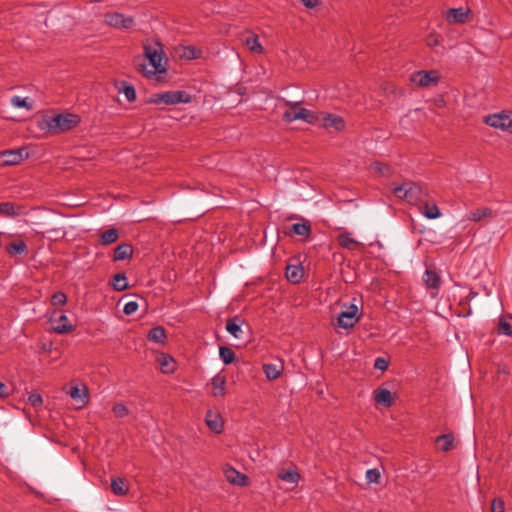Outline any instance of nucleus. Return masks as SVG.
<instances>
[{"label": "nucleus", "mask_w": 512, "mask_h": 512, "mask_svg": "<svg viewBox=\"0 0 512 512\" xmlns=\"http://www.w3.org/2000/svg\"><path fill=\"white\" fill-rule=\"evenodd\" d=\"M113 287L117 291H123L128 287V282L125 274L118 273L113 277Z\"/></svg>", "instance_id": "38"}, {"label": "nucleus", "mask_w": 512, "mask_h": 512, "mask_svg": "<svg viewBox=\"0 0 512 512\" xmlns=\"http://www.w3.org/2000/svg\"><path fill=\"white\" fill-rule=\"evenodd\" d=\"M361 314L355 304H344L337 317V326L344 329L353 328L360 320Z\"/></svg>", "instance_id": "5"}, {"label": "nucleus", "mask_w": 512, "mask_h": 512, "mask_svg": "<svg viewBox=\"0 0 512 512\" xmlns=\"http://www.w3.org/2000/svg\"><path fill=\"white\" fill-rule=\"evenodd\" d=\"M286 105L289 107L283 113V120L287 123L294 122L296 120H302L308 124H316L317 123V113L303 108L300 106L299 102H290L287 101Z\"/></svg>", "instance_id": "4"}, {"label": "nucleus", "mask_w": 512, "mask_h": 512, "mask_svg": "<svg viewBox=\"0 0 512 512\" xmlns=\"http://www.w3.org/2000/svg\"><path fill=\"white\" fill-rule=\"evenodd\" d=\"M380 478H381V474L378 469L374 468V469L367 470V472H366L367 483H369V484L379 483Z\"/></svg>", "instance_id": "44"}, {"label": "nucleus", "mask_w": 512, "mask_h": 512, "mask_svg": "<svg viewBox=\"0 0 512 512\" xmlns=\"http://www.w3.org/2000/svg\"><path fill=\"white\" fill-rule=\"evenodd\" d=\"M49 322L54 332L58 334L68 333L73 330V325L70 323L66 314L62 311H54L51 313Z\"/></svg>", "instance_id": "11"}, {"label": "nucleus", "mask_w": 512, "mask_h": 512, "mask_svg": "<svg viewBox=\"0 0 512 512\" xmlns=\"http://www.w3.org/2000/svg\"><path fill=\"white\" fill-rule=\"evenodd\" d=\"M79 122L76 114L47 111L37 117L35 125L42 135H58L75 128Z\"/></svg>", "instance_id": "1"}, {"label": "nucleus", "mask_w": 512, "mask_h": 512, "mask_svg": "<svg viewBox=\"0 0 512 512\" xmlns=\"http://www.w3.org/2000/svg\"><path fill=\"white\" fill-rule=\"evenodd\" d=\"M190 101L191 96L185 91H167L153 95L149 103L175 105L179 103H189Z\"/></svg>", "instance_id": "6"}, {"label": "nucleus", "mask_w": 512, "mask_h": 512, "mask_svg": "<svg viewBox=\"0 0 512 512\" xmlns=\"http://www.w3.org/2000/svg\"><path fill=\"white\" fill-rule=\"evenodd\" d=\"M301 2L307 8H314L319 4V0H301Z\"/></svg>", "instance_id": "51"}, {"label": "nucleus", "mask_w": 512, "mask_h": 512, "mask_svg": "<svg viewBox=\"0 0 512 512\" xmlns=\"http://www.w3.org/2000/svg\"><path fill=\"white\" fill-rule=\"evenodd\" d=\"M449 24H466L472 20V11L469 8H450L445 14Z\"/></svg>", "instance_id": "12"}, {"label": "nucleus", "mask_w": 512, "mask_h": 512, "mask_svg": "<svg viewBox=\"0 0 512 512\" xmlns=\"http://www.w3.org/2000/svg\"><path fill=\"white\" fill-rule=\"evenodd\" d=\"M438 449L443 452H448L454 447V437L452 434H443L436 438L435 440Z\"/></svg>", "instance_id": "31"}, {"label": "nucleus", "mask_w": 512, "mask_h": 512, "mask_svg": "<svg viewBox=\"0 0 512 512\" xmlns=\"http://www.w3.org/2000/svg\"><path fill=\"white\" fill-rule=\"evenodd\" d=\"M113 412L117 418L127 417L130 413L128 407L124 403H115L113 406Z\"/></svg>", "instance_id": "43"}, {"label": "nucleus", "mask_w": 512, "mask_h": 512, "mask_svg": "<svg viewBox=\"0 0 512 512\" xmlns=\"http://www.w3.org/2000/svg\"><path fill=\"white\" fill-rule=\"evenodd\" d=\"M374 400L377 404L390 407L393 404V396L387 388H378L374 391Z\"/></svg>", "instance_id": "21"}, {"label": "nucleus", "mask_w": 512, "mask_h": 512, "mask_svg": "<svg viewBox=\"0 0 512 512\" xmlns=\"http://www.w3.org/2000/svg\"><path fill=\"white\" fill-rule=\"evenodd\" d=\"M212 395L215 398H224L226 394V377L221 374L215 375L211 381Z\"/></svg>", "instance_id": "20"}, {"label": "nucleus", "mask_w": 512, "mask_h": 512, "mask_svg": "<svg viewBox=\"0 0 512 512\" xmlns=\"http://www.w3.org/2000/svg\"><path fill=\"white\" fill-rule=\"evenodd\" d=\"M440 73L437 70H419L411 74L410 81L418 87H434L440 81Z\"/></svg>", "instance_id": "8"}, {"label": "nucleus", "mask_w": 512, "mask_h": 512, "mask_svg": "<svg viewBox=\"0 0 512 512\" xmlns=\"http://www.w3.org/2000/svg\"><path fill=\"white\" fill-rule=\"evenodd\" d=\"M143 54L148 63H140L139 71L145 77L151 79L167 72L168 59L159 41L147 40L143 44Z\"/></svg>", "instance_id": "2"}, {"label": "nucleus", "mask_w": 512, "mask_h": 512, "mask_svg": "<svg viewBox=\"0 0 512 512\" xmlns=\"http://www.w3.org/2000/svg\"><path fill=\"white\" fill-rule=\"evenodd\" d=\"M7 250L11 255H17L26 252L27 246L23 241H19L10 244Z\"/></svg>", "instance_id": "42"}, {"label": "nucleus", "mask_w": 512, "mask_h": 512, "mask_svg": "<svg viewBox=\"0 0 512 512\" xmlns=\"http://www.w3.org/2000/svg\"><path fill=\"white\" fill-rule=\"evenodd\" d=\"M304 276V268L301 265H287L286 278L293 284L299 283Z\"/></svg>", "instance_id": "25"}, {"label": "nucleus", "mask_w": 512, "mask_h": 512, "mask_svg": "<svg viewBox=\"0 0 512 512\" xmlns=\"http://www.w3.org/2000/svg\"><path fill=\"white\" fill-rule=\"evenodd\" d=\"M497 333L505 336H512V325L507 320V316H502L498 320Z\"/></svg>", "instance_id": "37"}, {"label": "nucleus", "mask_w": 512, "mask_h": 512, "mask_svg": "<svg viewBox=\"0 0 512 512\" xmlns=\"http://www.w3.org/2000/svg\"><path fill=\"white\" fill-rule=\"evenodd\" d=\"M118 237H119L118 230L112 228V229H109L102 233L101 240H102L103 244L108 245V244L116 242Z\"/></svg>", "instance_id": "39"}, {"label": "nucleus", "mask_w": 512, "mask_h": 512, "mask_svg": "<svg viewBox=\"0 0 512 512\" xmlns=\"http://www.w3.org/2000/svg\"><path fill=\"white\" fill-rule=\"evenodd\" d=\"M25 214V210L22 206L12 202L0 203V215L3 217L15 218Z\"/></svg>", "instance_id": "17"}, {"label": "nucleus", "mask_w": 512, "mask_h": 512, "mask_svg": "<svg viewBox=\"0 0 512 512\" xmlns=\"http://www.w3.org/2000/svg\"><path fill=\"white\" fill-rule=\"evenodd\" d=\"M337 241L342 248L353 250L360 245V242L355 240L351 233L345 232L337 236Z\"/></svg>", "instance_id": "30"}, {"label": "nucleus", "mask_w": 512, "mask_h": 512, "mask_svg": "<svg viewBox=\"0 0 512 512\" xmlns=\"http://www.w3.org/2000/svg\"><path fill=\"white\" fill-rule=\"evenodd\" d=\"M421 213L428 219H437L441 216V212L436 203H424Z\"/></svg>", "instance_id": "32"}, {"label": "nucleus", "mask_w": 512, "mask_h": 512, "mask_svg": "<svg viewBox=\"0 0 512 512\" xmlns=\"http://www.w3.org/2000/svg\"><path fill=\"white\" fill-rule=\"evenodd\" d=\"M242 320L238 317L230 318L226 323V330L235 338H241L243 331L241 328Z\"/></svg>", "instance_id": "28"}, {"label": "nucleus", "mask_w": 512, "mask_h": 512, "mask_svg": "<svg viewBox=\"0 0 512 512\" xmlns=\"http://www.w3.org/2000/svg\"><path fill=\"white\" fill-rule=\"evenodd\" d=\"M317 117V123L324 128H332L335 131H342L345 129V121L339 115L321 112L317 113Z\"/></svg>", "instance_id": "13"}, {"label": "nucleus", "mask_w": 512, "mask_h": 512, "mask_svg": "<svg viewBox=\"0 0 512 512\" xmlns=\"http://www.w3.org/2000/svg\"><path fill=\"white\" fill-rule=\"evenodd\" d=\"M123 94L129 102H133L136 100V91L132 85L124 86Z\"/></svg>", "instance_id": "46"}, {"label": "nucleus", "mask_w": 512, "mask_h": 512, "mask_svg": "<svg viewBox=\"0 0 512 512\" xmlns=\"http://www.w3.org/2000/svg\"><path fill=\"white\" fill-rule=\"evenodd\" d=\"M374 368L385 371L388 368V361L385 358L378 357L375 359Z\"/></svg>", "instance_id": "50"}, {"label": "nucleus", "mask_w": 512, "mask_h": 512, "mask_svg": "<svg viewBox=\"0 0 512 512\" xmlns=\"http://www.w3.org/2000/svg\"><path fill=\"white\" fill-rule=\"evenodd\" d=\"M104 22L112 28L127 30L132 28V26L134 25V18L132 16H127L122 13L114 12L105 14Z\"/></svg>", "instance_id": "10"}, {"label": "nucleus", "mask_w": 512, "mask_h": 512, "mask_svg": "<svg viewBox=\"0 0 512 512\" xmlns=\"http://www.w3.org/2000/svg\"><path fill=\"white\" fill-rule=\"evenodd\" d=\"M27 156L24 148L0 151L1 164L4 166L17 165Z\"/></svg>", "instance_id": "14"}, {"label": "nucleus", "mask_w": 512, "mask_h": 512, "mask_svg": "<svg viewBox=\"0 0 512 512\" xmlns=\"http://www.w3.org/2000/svg\"><path fill=\"white\" fill-rule=\"evenodd\" d=\"M392 193L398 199L405 200L412 205H419L427 196V192L413 181H405L400 185L394 186Z\"/></svg>", "instance_id": "3"}, {"label": "nucleus", "mask_w": 512, "mask_h": 512, "mask_svg": "<svg viewBox=\"0 0 512 512\" xmlns=\"http://www.w3.org/2000/svg\"><path fill=\"white\" fill-rule=\"evenodd\" d=\"M10 103L15 108H19V109L24 108L28 111L33 109V105L29 101V98H27V97L23 98V97L15 95L11 98Z\"/></svg>", "instance_id": "36"}, {"label": "nucleus", "mask_w": 512, "mask_h": 512, "mask_svg": "<svg viewBox=\"0 0 512 512\" xmlns=\"http://www.w3.org/2000/svg\"><path fill=\"white\" fill-rule=\"evenodd\" d=\"M278 478L291 485L290 489H294L301 478L295 469L281 470L278 472Z\"/></svg>", "instance_id": "24"}, {"label": "nucleus", "mask_w": 512, "mask_h": 512, "mask_svg": "<svg viewBox=\"0 0 512 512\" xmlns=\"http://www.w3.org/2000/svg\"><path fill=\"white\" fill-rule=\"evenodd\" d=\"M111 491L116 496H125L129 491L128 481L121 477H114L111 479Z\"/></svg>", "instance_id": "22"}, {"label": "nucleus", "mask_w": 512, "mask_h": 512, "mask_svg": "<svg viewBox=\"0 0 512 512\" xmlns=\"http://www.w3.org/2000/svg\"><path fill=\"white\" fill-rule=\"evenodd\" d=\"M244 45L255 54L264 53V48L261 45L258 36L253 32H248L242 37Z\"/></svg>", "instance_id": "18"}, {"label": "nucleus", "mask_w": 512, "mask_h": 512, "mask_svg": "<svg viewBox=\"0 0 512 512\" xmlns=\"http://www.w3.org/2000/svg\"><path fill=\"white\" fill-rule=\"evenodd\" d=\"M8 395H9L8 387L4 383L0 382V397H6Z\"/></svg>", "instance_id": "52"}, {"label": "nucleus", "mask_w": 512, "mask_h": 512, "mask_svg": "<svg viewBox=\"0 0 512 512\" xmlns=\"http://www.w3.org/2000/svg\"><path fill=\"white\" fill-rule=\"evenodd\" d=\"M28 401L35 408L41 406L43 403L41 395L37 393L30 394L28 397Z\"/></svg>", "instance_id": "49"}, {"label": "nucleus", "mask_w": 512, "mask_h": 512, "mask_svg": "<svg viewBox=\"0 0 512 512\" xmlns=\"http://www.w3.org/2000/svg\"><path fill=\"white\" fill-rule=\"evenodd\" d=\"M147 339L150 342L164 345L167 341V334L162 326H156L149 330Z\"/></svg>", "instance_id": "26"}, {"label": "nucleus", "mask_w": 512, "mask_h": 512, "mask_svg": "<svg viewBox=\"0 0 512 512\" xmlns=\"http://www.w3.org/2000/svg\"><path fill=\"white\" fill-rule=\"evenodd\" d=\"M205 422L213 432L219 434L223 431L224 422L219 413L209 410L206 413Z\"/></svg>", "instance_id": "19"}, {"label": "nucleus", "mask_w": 512, "mask_h": 512, "mask_svg": "<svg viewBox=\"0 0 512 512\" xmlns=\"http://www.w3.org/2000/svg\"><path fill=\"white\" fill-rule=\"evenodd\" d=\"M67 302V297L63 292L53 294L51 304L53 306H63Z\"/></svg>", "instance_id": "45"}, {"label": "nucleus", "mask_w": 512, "mask_h": 512, "mask_svg": "<svg viewBox=\"0 0 512 512\" xmlns=\"http://www.w3.org/2000/svg\"><path fill=\"white\" fill-rule=\"evenodd\" d=\"M372 169L380 174L381 176L388 177L392 174V169L389 165L381 163V162H375L372 164Z\"/></svg>", "instance_id": "41"}, {"label": "nucleus", "mask_w": 512, "mask_h": 512, "mask_svg": "<svg viewBox=\"0 0 512 512\" xmlns=\"http://www.w3.org/2000/svg\"><path fill=\"white\" fill-rule=\"evenodd\" d=\"M219 356L226 365L231 364L235 360V353L228 347H220Z\"/></svg>", "instance_id": "40"}, {"label": "nucleus", "mask_w": 512, "mask_h": 512, "mask_svg": "<svg viewBox=\"0 0 512 512\" xmlns=\"http://www.w3.org/2000/svg\"><path fill=\"white\" fill-rule=\"evenodd\" d=\"M133 254V247L130 244L124 243L118 245L114 250L113 260L121 261L128 259Z\"/></svg>", "instance_id": "27"}, {"label": "nucleus", "mask_w": 512, "mask_h": 512, "mask_svg": "<svg viewBox=\"0 0 512 512\" xmlns=\"http://www.w3.org/2000/svg\"><path fill=\"white\" fill-rule=\"evenodd\" d=\"M282 369L281 363H266L263 365V372L268 380L277 379L281 375Z\"/></svg>", "instance_id": "29"}, {"label": "nucleus", "mask_w": 512, "mask_h": 512, "mask_svg": "<svg viewBox=\"0 0 512 512\" xmlns=\"http://www.w3.org/2000/svg\"><path fill=\"white\" fill-rule=\"evenodd\" d=\"M65 392L71 397L77 409H82L89 401L88 388L83 383L71 384L70 387L65 388Z\"/></svg>", "instance_id": "9"}, {"label": "nucleus", "mask_w": 512, "mask_h": 512, "mask_svg": "<svg viewBox=\"0 0 512 512\" xmlns=\"http://www.w3.org/2000/svg\"><path fill=\"white\" fill-rule=\"evenodd\" d=\"M200 55H201V50L196 49L195 47H192V46L182 47L181 52L179 54V56L182 59H186V60L197 59L200 57Z\"/></svg>", "instance_id": "35"}, {"label": "nucleus", "mask_w": 512, "mask_h": 512, "mask_svg": "<svg viewBox=\"0 0 512 512\" xmlns=\"http://www.w3.org/2000/svg\"><path fill=\"white\" fill-rule=\"evenodd\" d=\"M491 511L492 512H504L505 511L504 501L500 498H495L491 503Z\"/></svg>", "instance_id": "48"}, {"label": "nucleus", "mask_w": 512, "mask_h": 512, "mask_svg": "<svg viewBox=\"0 0 512 512\" xmlns=\"http://www.w3.org/2000/svg\"><path fill=\"white\" fill-rule=\"evenodd\" d=\"M491 215L492 210L490 208H477L469 212V214L467 215V219L470 221L479 222L482 219L489 217Z\"/></svg>", "instance_id": "33"}, {"label": "nucleus", "mask_w": 512, "mask_h": 512, "mask_svg": "<svg viewBox=\"0 0 512 512\" xmlns=\"http://www.w3.org/2000/svg\"><path fill=\"white\" fill-rule=\"evenodd\" d=\"M226 480L236 486L244 487L248 484V477L231 466L224 468Z\"/></svg>", "instance_id": "16"}, {"label": "nucleus", "mask_w": 512, "mask_h": 512, "mask_svg": "<svg viewBox=\"0 0 512 512\" xmlns=\"http://www.w3.org/2000/svg\"><path fill=\"white\" fill-rule=\"evenodd\" d=\"M423 281L428 289L438 290L441 285L440 275L433 269H426Z\"/></svg>", "instance_id": "23"}, {"label": "nucleus", "mask_w": 512, "mask_h": 512, "mask_svg": "<svg viewBox=\"0 0 512 512\" xmlns=\"http://www.w3.org/2000/svg\"><path fill=\"white\" fill-rule=\"evenodd\" d=\"M291 231L299 236L308 238L311 234V225L307 220L292 225Z\"/></svg>", "instance_id": "34"}, {"label": "nucleus", "mask_w": 512, "mask_h": 512, "mask_svg": "<svg viewBox=\"0 0 512 512\" xmlns=\"http://www.w3.org/2000/svg\"><path fill=\"white\" fill-rule=\"evenodd\" d=\"M484 123L490 127L512 133V111H502L484 117Z\"/></svg>", "instance_id": "7"}, {"label": "nucleus", "mask_w": 512, "mask_h": 512, "mask_svg": "<svg viewBox=\"0 0 512 512\" xmlns=\"http://www.w3.org/2000/svg\"><path fill=\"white\" fill-rule=\"evenodd\" d=\"M156 361L160 366V370L163 374H172L177 369V363L175 359L164 352H159L156 356Z\"/></svg>", "instance_id": "15"}, {"label": "nucleus", "mask_w": 512, "mask_h": 512, "mask_svg": "<svg viewBox=\"0 0 512 512\" xmlns=\"http://www.w3.org/2000/svg\"><path fill=\"white\" fill-rule=\"evenodd\" d=\"M137 301H129L124 305L123 312L126 315H132L138 310Z\"/></svg>", "instance_id": "47"}]
</instances>
